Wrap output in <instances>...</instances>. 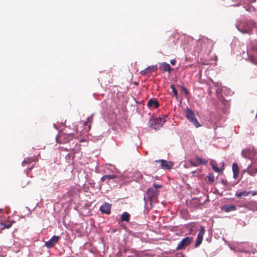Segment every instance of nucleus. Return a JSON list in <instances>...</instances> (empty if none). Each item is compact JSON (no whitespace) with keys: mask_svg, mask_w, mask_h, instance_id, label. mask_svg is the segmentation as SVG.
Here are the masks:
<instances>
[{"mask_svg":"<svg viewBox=\"0 0 257 257\" xmlns=\"http://www.w3.org/2000/svg\"><path fill=\"white\" fill-rule=\"evenodd\" d=\"M157 69H158L157 65L150 66L148 67L145 69L142 70L140 72V74L143 76L147 75L149 74L154 71H157Z\"/></svg>","mask_w":257,"mask_h":257,"instance_id":"nucleus-12","label":"nucleus"},{"mask_svg":"<svg viewBox=\"0 0 257 257\" xmlns=\"http://www.w3.org/2000/svg\"><path fill=\"white\" fill-rule=\"evenodd\" d=\"M207 177L209 182L212 183L214 181V176L212 173H209Z\"/></svg>","mask_w":257,"mask_h":257,"instance_id":"nucleus-30","label":"nucleus"},{"mask_svg":"<svg viewBox=\"0 0 257 257\" xmlns=\"http://www.w3.org/2000/svg\"><path fill=\"white\" fill-rule=\"evenodd\" d=\"M188 162L191 166L194 167H197L199 166V164H206L207 163V161L205 159H202L199 157H197L196 158L195 161L189 160Z\"/></svg>","mask_w":257,"mask_h":257,"instance_id":"nucleus-13","label":"nucleus"},{"mask_svg":"<svg viewBox=\"0 0 257 257\" xmlns=\"http://www.w3.org/2000/svg\"><path fill=\"white\" fill-rule=\"evenodd\" d=\"M232 171L233 173L234 178H236L238 177L239 173V169L237 163H234L232 164Z\"/></svg>","mask_w":257,"mask_h":257,"instance_id":"nucleus-21","label":"nucleus"},{"mask_svg":"<svg viewBox=\"0 0 257 257\" xmlns=\"http://www.w3.org/2000/svg\"><path fill=\"white\" fill-rule=\"evenodd\" d=\"M251 3H254L255 2L256 0H248Z\"/></svg>","mask_w":257,"mask_h":257,"instance_id":"nucleus-37","label":"nucleus"},{"mask_svg":"<svg viewBox=\"0 0 257 257\" xmlns=\"http://www.w3.org/2000/svg\"><path fill=\"white\" fill-rule=\"evenodd\" d=\"M205 232V227L203 226H201L200 230L199 231V233L197 235V237L196 239V241L195 244V247H198L202 242L203 237Z\"/></svg>","mask_w":257,"mask_h":257,"instance_id":"nucleus-9","label":"nucleus"},{"mask_svg":"<svg viewBox=\"0 0 257 257\" xmlns=\"http://www.w3.org/2000/svg\"><path fill=\"white\" fill-rule=\"evenodd\" d=\"M181 88L183 92L185 93V94L186 95H188L189 94V91H188V90L184 86H182Z\"/></svg>","mask_w":257,"mask_h":257,"instance_id":"nucleus-32","label":"nucleus"},{"mask_svg":"<svg viewBox=\"0 0 257 257\" xmlns=\"http://www.w3.org/2000/svg\"><path fill=\"white\" fill-rule=\"evenodd\" d=\"M92 117H93V115H91L89 117H88L87 118V121L85 122V124H84L85 125H87L88 123H89L88 126V130H89L90 129V127H91V123H92V120H93Z\"/></svg>","mask_w":257,"mask_h":257,"instance_id":"nucleus-28","label":"nucleus"},{"mask_svg":"<svg viewBox=\"0 0 257 257\" xmlns=\"http://www.w3.org/2000/svg\"><path fill=\"white\" fill-rule=\"evenodd\" d=\"M247 173L251 176H254L255 174L257 173V169H249L247 171Z\"/></svg>","mask_w":257,"mask_h":257,"instance_id":"nucleus-31","label":"nucleus"},{"mask_svg":"<svg viewBox=\"0 0 257 257\" xmlns=\"http://www.w3.org/2000/svg\"><path fill=\"white\" fill-rule=\"evenodd\" d=\"M252 196H255L257 194V191H251V193Z\"/></svg>","mask_w":257,"mask_h":257,"instance_id":"nucleus-35","label":"nucleus"},{"mask_svg":"<svg viewBox=\"0 0 257 257\" xmlns=\"http://www.w3.org/2000/svg\"><path fill=\"white\" fill-rule=\"evenodd\" d=\"M251 192V191H247L246 190H244L241 192H236L235 193V196L238 198H241L242 196H247L249 195Z\"/></svg>","mask_w":257,"mask_h":257,"instance_id":"nucleus-20","label":"nucleus"},{"mask_svg":"<svg viewBox=\"0 0 257 257\" xmlns=\"http://www.w3.org/2000/svg\"><path fill=\"white\" fill-rule=\"evenodd\" d=\"M165 118H161V117L156 118H151L149 120V125L153 129L157 130L162 127L163 124L165 122Z\"/></svg>","mask_w":257,"mask_h":257,"instance_id":"nucleus-2","label":"nucleus"},{"mask_svg":"<svg viewBox=\"0 0 257 257\" xmlns=\"http://www.w3.org/2000/svg\"><path fill=\"white\" fill-rule=\"evenodd\" d=\"M111 204L105 202L100 207V211L102 213L106 214H109L110 213Z\"/></svg>","mask_w":257,"mask_h":257,"instance_id":"nucleus-14","label":"nucleus"},{"mask_svg":"<svg viewBox=\"0 0 257 257\" xmlns=\"http://www.w3.org/2000/svg\"><path fill=\"white\" fill-rule=\"evenodd\" d=\"M74 137V134L72 133H60L56 137V141L58 143L65 144L72 140Z\"/></svg>","mask_w":257,"mask_h":257,"instance_id":"nucleus-1","label":"nucleus"},{"mask_svg":"<svg viewBox=\"0 0 257 257\" xmlns=\"http://www.w3.org/2000/svg\"><path fill=\"white\" fill-rule=\"evenodd\" d=\"M3 211V209H0V212H2Z\"/></svg>","mask_w":257,"mask_h":257,"instance_id":"nucleus-39","label":"nucleus"},{"mask_svg":"<svg viewBox=\"0 0 257 257\" xmlns=\"http://www.w3.org/2000/svg\"><path fill=\"white\" fill-rule=\"evenodd\" d=\"M210 165L212 167V169L216 172L220 173L222 172V171L224 169V163H222V168H219L217 166V164L214 160H211L210 161Z\"/></svg>","mask_w":257,"mask_h":257,"instance_id":"nucleus-17","label":"nucleus"},{"mask_svg":"<svg viewBox=\"0 0 257 257\" xmlns=\"http://www.w3.org/2000/svg\"><path fill=\"white\" fill-rule=\"evenodd\" d=\"M257 154V151L256 149L252 148H249L244 149L242 151V156L246 159L249 160L253 159Z\"/></svg>","mask_w":257,"mask_h":257,"instance_id":"nucleus-5","label":"nucleus"},{"mask_svg":"<svg viewBox=\"0 0 257 257\" xmlns=\"http://www.w3.org/2000/svg\"><path fill=\"white\" fill-rule=\"evenodd\" d=\"M153 186L155 188V189H157V188H160L162 187V185H158V184H153Z\"/></svg>","mask_w":257,"mask_h":257,"instance_id":"nucleus-33","label":"nucleus"},{"mask_svg":"<svg viewBox=\"0 0 257 257\" xmlns=\"http://www.w3.org/2000/svg\"><path fill=\"white\" fill-rule=\"evenodd\" d=\"M12 224L10 222H7V223H1L0 228L3 230L5 228H9L12 226Z\"/></svg>","mask_w":257,"mask_h":257,"instance_id":"nucleus-27","label":"nucleus"},{"mask_svg":"<svg viewBox=\"0 0 257 257\" xmlns=\"http://www.w3.org/2000/svg\"><path fill=\"white\" fill-rule=\"evenodd\" d=\"M211 44V40L205 37H204L197 41V45H200L202 49H204L207 48Z\"/></svg>","mask_w":257,"mask_h":257,"instance_id":"nucleus-8","label":"nucleus"},{"mask_svg":"<svg viewBox=\"0 0 257 257\" xmlns=\"http://www.w3.org/2000/svg\"><path fill=\"white\" fill-rule=\"evenodd\" d=\"M167 116L166 115H164V116L162 118H165V119H166V118Z\"/></svg>","mask_w":257,"mask_h":257,"instance_id":"nucleus-38","label":"nucleus"},{"mask_svg":"<svg viewBox=\"0 0 257 257\" xmlns=\"http://www.w3.org/2000/svg\"><path fill=\"white\" fill-rule=\"evenodd\" d=\"M60 239L59 236L54 235L49 240L45 242V246L47 248L52 247Z\"/></svg>","mask_w":257,"mask_h":257,"instance_id":"nucleus-11","label":"nucleus"},{"mask_svg":"<svg viewBox=\"0 0 257 257\" xmlns=\"http://www.w3.org/2000/svg\"><path fill=\"white\" fill-rule=\"evenodd\" d=\"M36 161L35 157H30L27 158L25 159L22 163V165L23 167H26L28 164H30L32 162Z\"/></svg>","mask_w":257,"mask_h":257,"instance_id":"nucleus-22","label":"nucleus"},{"mask_svg":"<svg viewBox=\"0 0 257 257\" xmlns=\"http://www.w3.org/2000/svg\"><path fill=\"white\" fill-rule=\"evenodd\" d=\"M130 215L127 212H123L121 215V220L122 221L128 222L130 219Z\"/></svg>","mask_w":257,"mask_h":257,"instance_id":"nucleus-24","label":"nucleus"},{"mask_svg":"<svg viewBox=\"0 0 257 257\" xmlns=\"http://www.w3.org/2000/svg\"><path fill=\"white\" fill-rule=\"evenodd\" d=\"M71 150V151H72V153L73 155V158L74 157V155L76 154H77L78 153H79L80 151V144H75V148H73Z\"/></svg>","mask_w":257,"mask_h":257,"instance_id":"nucleus-26","label":"nucleus"},{"mask_svg":"<svg viewBox=\"0 0 257 257\" xmlns=\"http://www.w3.org/2000/svg\"><path fill=\"white\" fill-rule=\"evenodd\" d=\"M116 178V175H113V174L106 175L102 176L101 178V180L103 182L106 181V182H107L110 179H114Z\"/></svg>","mask_w":257,"mask_h":257,"instance_id":"nucleus-23","label":"nucleus"},{"mask_svg":"<svg viewBox=\"0 0 257 257\" xmlns=\"http://www.w3.org/2000/svg\"><path fill=\"white\" fill-rule=\"evenodd\" d=\"M186 116L190 122L193 123L196 127L200 126V124L196 119L194 112L189 108H187L185 110Z\"/></svg>","mask_w":257,"mask_h":257,"instance_id":"nucleus-3","label":"nucleus"},{"mask_svg":"<svg viewBox=\"0 0 257 257\" xmlns=\"http://www.w3.org/2000/svg\"><path fill=\"white\" fill-rule=\"evenodd\" d=\"M176 60L175 59H172L170 60V63L172 65H175L176 63Z\"/></svg>","mask_w":257,"mask_h":257,"instance_id":"nucleus-34","label":"nucleus"},{"mask_svg":"<svg viewBox=\"0 0 257 257\" xmlns=\"http://www.w3.org/2000/svg\"><path fill=\"white\" fill-rule=\"evenodd\" d=\"M160 70L163 72H168L169 73H171L172 71L171 67L170 65L167 63L166 62H163L160 64L159 67Z\"/></svg>","mask_w":257,"mask_h":257,"instance_id":"nucleus-15","label":"nucleus"},{"mask_svg":"<svg viewBox=\"0 0 257 257\" xmlns=\"http://www.w3.org/2000/svg\"><path fill=\"white\" fill-rule=\"evenodd\" d=\"M255 203V202L254 201L249 202L247 203V204L245 206L246 207L249 204H251V203L254 204Z\"/></svg>","mask_w":257,"mask_h":257,"instance_id":"nucleus-36","label":"nucleus"},{"mask_svg":"<svg viewBox=\"0 0 257 257\" xmlns=\"http://www.w3.org/2000/svg\"><path fill=\"white\" fill-rule=\"evenodd\" d=\"M170 88L172 89V92L173 93L174 95L175 96L176 99H178V91L175 88V86L173 84H171L170 86Z\"/></svg>","mask_w":257,"mask_h":257,"instance_id":"nucleus-29","label":"nucleus"},{"mask_svg":"<svg viewBox=\"0 0 257 257\" xmlns=\"http://www.w3.org/2000/svg\"><path fill=\"white\" fill-rule=\"evenodd\" d=\"M147 196L151 202L157 199L158 196V191L153 188H150L147 192Z\"/></svg>","mask_w":257,"mask_h":257,"instance_id":"nucleus-7","label":"nucleus"},{"mask_svg":"<svg viewBox=\"0 0 257 257\" xmlns=\"http://www.w3.org/2000/svg\"><path fill=\"white\" fill-rule=\"evenodd\" d=\"M157 163H160L161 167L163 169L166 170H170L172 169L173 163L172 162L164 160H158L155 161Z\"/></svg>","mask_w":257,"mask_h":257,"instance_id":"nucleus-10","label":"nucleus"},{"mask_svg":"<svg viewBox=\"0 0 257 257\" xmlns=\"http://www.w3.org/2000/svg\"><path fill=\"white\" fill-rule=\"evenodd\" d=\"M232 249L235 250V251H245V249L242 248V243H237L236 244L234 245V248H231Z\"/></svg>","mask_w":257,"mask_h":257,"instance_id":"nucleus-25","label":"nucleus"},{"mask_svg":"<svg viewBox=\"0 0 257 257\" xmlns=\"http://www.w3.org/2000/svg\"><path fill=\"white\" fill-rule=\"evenodd\" d=\"M193 240V237H186L183 238L178 244L176 249L181 250L184 249L185 247L190 244Z\"/></svg>","mask_w":257,"mask_h":257,"instance_id":"nucleus-6","label":"nucleus"},{"mask_svg":"<svg viewBox=\"0 0 257 257\" xmlns=\"http://www.w3.org/2000/svg\"><path fill=\"white\" fill-rule=\"evenodd\" d=\"M159 105L160 104L159 102L156 99H150L147 103V106L149 107H152L154 106L155 108H157Z\"/></svg>","mask_w":257,"mask_h":257,"instance_id":"nucleus-19","label":"nucleus"},{"mask_svg":"<svg viewBox=\"0 0 257 257\" xmlns=\"http://www.w3.org/2000/svg\"><path fill=\"white\" fill-rule=\"evenodd\" d=\"M251 50L253 52V54L249 56V54L248 53V55L250 59L251 62L252 63L257 65V46L251 48Z\"/></svg>","mask_w":257,"mask_h":257,"instance_id":"nucleus-16","label":"nucleus"},{"mask_svg":"<svg viewBox=\"0 0 257 257\" xmlns=\"http://www.w3.org/2000/svg\"><path fill=\"white\" fill-rule=\"evenodd\" d=\"M254 27V23L252 22L240 25L238 27V30L242 33L250 34L252 32V29Z\"/></svg>","mask_w":257,"mask_h":257,"instance_id":"nucleus-4","label":"nucleus"},{"mask_svg":"<svg viewBox=\"0 0 257 257\" xmlns=\"http://www.w3.org/2000/svg\"><path fill=\"white\" fill-rule=\"evenodd\" d=\"M221 209L226 212H229L236 210V207L234 205H225L222 207Z\"/></svg>","mask_w":257,"mask_h":257,"instance_id":"nucleus-18","label":"nucleus"}]
</instances>
